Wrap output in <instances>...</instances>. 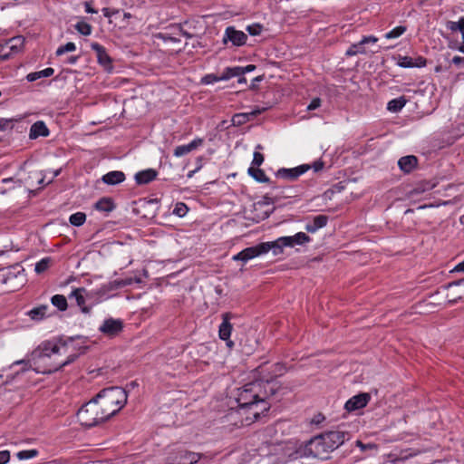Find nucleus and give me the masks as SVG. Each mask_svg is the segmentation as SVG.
I'll list each match as a JSON object with an SVG mask.
<instances>
[{
  "label": "nucleus",
  "instance_id": "423d86ee",
  "mask_svg": "<svg viewBox=\"0 0 464 464\" xmlns=\"http://www.w3.org/2000/svg\"><path fill=\"white\" fill-rule=\"evenodd\" d=\"M25 282L24 268L19 264L0 270V285H6L8 291L18 290Z\"/></svg>",
  "mask_w": 464,
  "mask_h": 464
},
{
  "label": "nucleus",
  "instance_id": "0e129e2a",
  "mask_svg": "<svg viewBox=\"0 0 464 464\" xmlns=\"http://www.w3.org/2000/svg\"><path fill=\"white\" fill-rule=\"evenodd\" d=\"M102 14L105 17H111L114 14H116L118 11H111V9L104 7L102 8Z\"/></svg>",
  "mask_w": 464,
  "mask_h": 464
},
{
  "label": "nucleus",
  "instance_id": "a19ab883",
  "mask_svg": "<svg viewBox=\"0 0 464 464\" xmlns=\"http://www.w3.org/2000/svg\"><path fill=\"white\" fill-rule=\"evenodd\" d=\"M51 258L50 257H44L42 258L40 261H38L35 264L34 271L37 274H42L44 271H46L50 266Z\"/></svg>",
  "mask_w": 464,
  "mask_h": 464
},
{
  "label": "nucleus",
  "instance_id": "4be33fe9",
  "mask_svg": "<svg viewBox=\"0 0 464 464\" xmlns=\"http://www.w3.org/2000/svg\"><path fill=\"white\" fill-rule=\"evenodd\" d=\"M158 172L153 169H147L137 172L134 179L138 185H145L157 178Z\"/></svg>",
  "mask_w": 464,
  "mask_h": 464
},
{
  "label": "nucleus",
  "instance_id": "cd10ccee",
  "mask_svg": "<svg viewBox=\"0 0 464 464\" xmlns=\"http://www.w3.org/2000/svg\"><path fill=\"white\" fill-rule=\"evenodd\" d=\"M49 306L42 304L26 312V315L33 321L40 322L46 317Z\"/></svg>",
  "mask_w": 464,
  "mask_h": 464
},
{
  "label": "nucleus",
  "instance_id": "9d476101",
  "mask_svg": "<svg viewBox=\"0 0 464 464\" xmlns=\"http://www.w3.org/2000/svg\"><path fill=\"white\" fill-rule=\"evenodd\" d=\"M24 41L22 35L0 40V60L5 61L19 53L24 47Z\"/></svg>",
  "mask_w": 464,
  "mask_h": 464
},
{
  "label": "nucleus",
  "instance_id": "7c9ffc66",
  "mask_svg": "<svg viewBox=\"0 0 464 464\" xmlns=\"http://www.w3.org/2000/svg\"><path fill=\"white\" fill-rule=\"evenodd\" d=\"M114 208V203L110 198H102L95 203V208L101 212L109 213Z\"/></svg>",
  "mask_w": 464,
  "mask_h": 464
},
{
  "label": "nucleus",
  "instance_id": "393cba45",
  "mask_svg": "<svg viewBox=\"0 0 464 464\" xmlns=\"http://www.w3.org/2000/svg\"><path fill=\"white\" fill-rule=\"evenodd\" d=\"M103 183L107 185H118L125 180V174L121 170H112L102 177Z\"/></svg>",
  "mask_w": 464,
  "mask_h": 464
},
{
  "label": "nucleus",
  "instance_id": "2eb2a0df",
  "mask_svg": "<svg viewBox=\"0 0 464 464\" xmlns=\"http://www.w3.org/2000/svg\"><path fill=\"white\" fill-rule=\"evenodd\" d=\"M310 169L309 164H303L292 169L281 168L276 172V177L287 180H295Z\"/></svg>",
  "mask_w": 464,
  "mask_h": 464
},
{
  "label": "nucleus",
  "instance_id": "5fc2aeb1",
  "mask_svg": "<svg viewBox=\"0 0 464 464\" xmlns=\"http://www.w3.org/2000/svg\"><path fill=\"white\" fill-rule=\"evenodd\" d=\"M12 123V119L0 118V130H7L11 127Z\"/></svg>",
  "mask_w": 464,
  "mask_h": 464
},
{
  "label": "nucleus",
  "instance_id": "37998d69",
  "mask_svg": "<svg viewBox=\"0 0 464 464\" xmlns=\"http://www.w3.org/2000/svg\"><path fill=\"white\" fill-rule=\"evenodd\" d=\"M76 50V45L74 43L69 42L63 45H61L56 50V55L61 56L65 53L74 52Z\"/></svg>",
  "mask_w": 464,
  "mask_h": 464
},
{
  "label": "nucleus",
  "instance_id": "ea45409f",
  "mask_svg": "<svg viewBox=\"0 0 464 464\" xmlns=\"http://www.w3.org/2000/svg\"><path fill=\"white\" fill-rule=\"evenodd\" d=\"M76 31L82 35H90L92 34V25L86 22H78L74 25Z\"/></svg>",
  "mask_w": 464,
  "mask_h": 464
},
{
  "label": "nucleus",
  "instance_id": "5701e85b",
  "mask_svg": "<svg viewBox=\"0 0 464 464\" xmlns=\"http://www.w3.org/2000/svg\"><path fill=\"white\" fill-rule=\"evenodd\" d=\"M49 135V130L46 124L43 121L34 122L29 131V138L35 140L39 137H47Z\"/></svg>",
  "mask_w": 464,
  "mask_h": 464
},
{
  "label": "nucleus",
  "instance_id": "c85d7f7f",
  "mask_svg": "<svg viewBox=\"0 0 464 464\" xmlns=\"http://www.w3.org/2000/svg\"><path fill=\"white\" fill-rule=\"evenodd\" d=\"M54 73V70L53 68L52 67H47L44 70H41V71H38V72H30L26 75V80L29 82H35L41 78H47V77H50L52 76L53 74Z\"/></svg>",
  "mask_w": 464,
  "mask_h": 464
},
{
  "label": "nucleus",
  "instance_id": "1a4fd4ad",
  "mask_svg": "<svg viewBox=\"0 0 464 464\" xmlns=\"http://www.w3.org/2000/svg\"><path fill=\"white\" fill-rule=\"evenodd\" d=\"M269 251L273 252V246H271L270 242H263L241 250L237 255H234L232 259L246 264L257 256L267 254Z\"/></svg>",
  "mask_w": 464,
  "mask_h": 464
},
{
  "label": "nucleus",
  "instance_id": "bb28decb",
  "mask_svg": "<svg viewBox=\"0 0 464 464\" xmlns=\"http://www.w3.org/2000/svg\"><path fill=\"white\" fill-rule=\"evenodd\" d=\"M418 160L413 155L401 157L398 160V166L404 173H410L416 166Z\"/></svg>",
  "mask_w": 464,
  "mask_h": 464
},
{
  "label": "nucleus",
  "instance_id": "f704fd0d",
  "mask_svg": "<svg viewBox=\"0 0 464 464\" xmlns=\"http://www.w3.org/2000/svg\"><path fill=\"white\" fill-rule=\"evenodd\" d=\"M51 303L53 306L57 307L59 311H65L67 309V300L63 295H54L51 298Z\"/></svg>",
  "mask_w": 464,
  "mask_h": 464
},
{
  "label": "nucleus",
  "instance_id": "c756f323",
  "mask_svg": "<svg viewBox=\"0 0 464 464\" xmlns=\"http://www.w3.org/2000/svg\"><path fill=\"white\" fill-rule=\"evenodd\" d=\"M407 100L404 96L392 99L387 103V110L391 112L396 113L402 110L406 105Z\"/></svg>",
  "mask_w": 464,
  "mask_h": 464
},
{
  "label": "nucleus",
  "instance_id": "20e7f679",
  "mask_svg": "<svg viewBox=\"0 0 464 464\" xmlns=\"http://www.w3.org/2000/svg\"><path fill=\"white\" fill-rule=\"evenodd\" d=\"M94 399L110 420L124 407L128 395L124 389L113 386L102 389L94 396Z\"/></svg>",
  "mask_w": 464,
  "mask_h": 464
},
{
  "label": "nucleus",
  "instance_id": "39448f33",
  "mask_svg": "<svg viewBox=\"0 0 464 464\" xmlns=\"http://www.w3.org/2000/svg\"><path fill=\"white\" fill-rule=\"evenodd\" d=\"M77 419L82 426L87 428L97 426L109 420L94 397L79 409Z\"/></svg>",
  "mask_w": 464,
  "mask_h": 464
},
{
  "label": "nucleus",
  "instance_id": "09e8293b",
  "mask_svg": "<svg viewBox=\"0 0 464 464\" xmlns=\"http://www.w3.org/2000/svg\"><path fill=\"white\" fill-rule=\"evenodd\" d=\"M264 162V155L259 151H255L253 154L252 166L259 167Z\"/></svg>",
  "mask_w": 464,
  "mask_h": 464
},
{
  "label": "nucleus",
  "instance_id": "6ab92c4d",
  "mask_svg": "<svg viewBox=\"0 0 464 464\" xmlns=\"http://www.w3.org/2000/svg\"><path fill=\"white\" fill-rule=\"evenodd\" d=\"M427 64V60L422 56H401L398 57L397 65L401 68H422Z\"/></svg>",
  "mask_w": 464,
  "mask_h": 464
},
{
  "label": "nucleus",
  "instance_id": "72a5a7b5",
  "mask_svg": "<svg viewBox=\"0 0 464 464\" xmlns=\"http://www.w3.org/2000/svg\"><path fill=\"white\" fill-rule=\"evenodd\" d=\"M248 174L258 182H267L269 179L265 174L264 170L258 167L251 166L248 170Z\"/></svg>",
  "mask_w": 464,
  "mask_h": 464
},
{
  "label": "nucleus",
  "instance_id": "4c0bfd02",
  "mask_svg": "<svg viewBox=\"0 0 464 464\" xmlns=\"http://www.w3.org/2000/svg\"><path fill=\"white\" fill-rule=\"evenodd\" d=\"M86 215L83 212H76L72 214L69 218L70 223L74 227H80L84 224Z\"/></svg>",
  "mask_w": 464,
  "mask_h": 464
},
{
  "label": "nucleus",
  "instance_id": "f8f14e48",
  "mask_svg": "<svg viewBox=\"0 0 464 464\" xmlns=\"http://www.w3.org/2000/svg\"><path fill=\"white\" fill-rule=\"evenodd\" d=\"M123 330V321L121 319H115L112 317L105 319L99 326V331L108 336L115 337L120 334Z\"/></svg>",
  "mask_w": 464,
  "mask_h": 464
},
{
  "label": "nucleus",
  "instance_id": "13d9d810",
  "mask_svg": "<svg viewBox=\"0 0 464 464\" xmlns=\"http://www.w3.org/2000/svg\"><path fill=\"white\" fill-rule=\"evenodd\" d=\"M19 364L23 365V368H22V370H23V371H26V370H28V369L30 368V363H29V362H28V361H25V360L16 361V362H14L11 365V367H13L14 365H19Z\"/></svg>",
  "mask_w": 464,
  "mask_h": 464
},
{
  "label": "nucleus",
  "instance_id": "412c9836",
  "mask_svg": "<svg viewBox=\"0 0 464 464\" xmlns=\"http://www.w3.org/2000/svg\"><path fill=\"white\" fill-rule=\"evenodd\" d=\"M204 140L202 138H196L188 144L177 146L174 149L173 155L177 158H180L202 146Z\"/></svg>",
  "mask_w": 464,
  "mask_h": 464
},
{
  "label": "nucleus",
  "instance_id": "b1692460",
  "mask_svg": "<svg viewBox=\"0 0 464 464\" xmlns=\"http://www.w3.org/2000/svg\"><path fill=\"white\" fill-rule=\"evenodd\" d=\"M282 190L291 191L292 188L290 187H274L271 191L263 197V204L270 205V204H278L279 203V192Z\"/></svg>",
  "mask_w": 464,
  "mask_h": 464
},
{
  "label": "nucleus",
  "instance_id": "8fccbe9b",
  "mask_svg": "<svg viewBox=\"0 0 464 464\" xmlns=\"http://www.w3.org/2000/svg\"><path fill=\"white\" fill-rule=\"evenodd\" d=\"M11 453L8 450H0V464H6L10 461Z\"/></svg>",
  "mask_w": 464,
  "mask_h": 464
},
{
  "label": "nucleus",
  "instance_id": "2f4dec72",
  "mask_svg": "<svg viewBox=\"0 0 464 464\" xmlns=\"http://www.w3.org/2000/svg\"><path fill=\"white\" fill-rule=\"evenodd\" d=\"M365 44L362 43V39L358 43L353 44L345 52L346 56H355L357 54L366 53Z\"/></svg>",
  "mask_w": 464,
  "mask_h": 464
},
{
  "label": "nucleus",
  "instance_id": "6e6552de",
  "mask_svg": "<svg viewBox=\"0 0 464 464\" xmlns=\"http://www.w3.org/2000/svg\"><path fill=\"white\" fill-rule=\"evenodd\" d=\"M311 240V237L304 232H298L294 236L280 237L275 241H270V244L273 246V255L278 256L283 253L285 247L304 246Z\"/></svg>",
  "mask_w": 464,
  "mask_h": 464
},
{
  "label": "nucleus",
  "instance_id": "338daca9",
  "mask_svg": "<svg viewBox=\"0 0 464 464\" xmlns=\"http://www.w3.org/2000/svg\"><path fill=\"white\" fill-rule=\"evenodd\" d=\"M324 420V417L322 414H318L317 416L314 417V419L313 420V422L318 424L321 421H323Z\"/></svg>",
  "mask_w": 464,
  "mask_h": 464
},
{
  "label": "nucleus",
  "instance_id": "f257e3e1",
  "mask_svg": "<svg viewBox=\"0 0 464 464\" xmlns=\"http://www.w3.org/2000/svg\"><path fill=\"white\" fill-rule=\"evenodd\" d=\"M277 383L271 381L255 380L246 383L237 390V401L238 409L230 415L245 416L237 426H248L257 420L270 409L267 399L276 393Z\"/></svg>",
  "mask_w": 464,
  "mask_h": 464
},
{
  "label": "nucleus",
  "instance_id": "ddd939ff",
  "mask_svg": "<svg viewBox=\"0 0 464 464\" xmlns=\"http://www.w3.org/2000/svg\"><path fill=\"white\" fill-rule=\"evenodd\" d=\"M201 459V454L188 450H179L168 458L169 464H195Z\"/></svg>",
  "mask_w": 464,
  "mask_h": 464
},
{
  "label": "nucleus",
  "instance_id": "c9c22d12",
  "mask_svg": "<svg viewBox=\"0 0 464 464\" xmlns=\"http://www.w3.org/2000/svg\"><path fill=\"white\" fill-rule=\"evenodd\" d=\"M39 455V451L36 449L24 450L16 453V458L19 460H27L34 459Z\"/></svg>",
  "mask_w": 464,
  "mask_h": 464
},
{
  "label": "nucleus",
  "instance_id": "7ed1b4c3",
  "mask_svg": "<svg viewBox=\"0 0 464 464\" xmlns=\"http://www.w3.org/2000/svg\"><path fill=\"white\" fill-rule=\"evenodd\" d=\"M130 284V280H121V281H113L110 282L106 285H102L101 287L97 289H92L91 291L86 290L83 287H79L73 289L69 297L74 298L77 305L81 308V311L83 314H89L91 312L92 307L86 305L87 301H92L93 303H99L108 298L109 292L114 289H117L121 286H125Z\"/></svg>",
  "mask_w": 464,
  "mask_h": 464
},
{
  "label": "nucleus",
  "instance_id": "6e6d98bb",
  "mask_svg": "<svg viewBox=\"0 0 464 464\" xmlns=\"http://www.w3.org/2000/svg\"><path fill=\"white\" fill-rule=\"evenodd\" d=\"M451 63L459 68H462L464 67V57L456 55L452 58Z\"/></svg>",
  "mask_w": 464,
  "mask_h": 464
},
{
  "label": "nucleus",
  "instance_id": "4468645a",
  "mask_svg": "<svg viewBox=\"0 0 464 464\" xmlns=\"http://www.w3.org/2000/svg\"><path fill=\"white\" fill-rule=\"evenodd\" d=\"M235 315L231 313H224L222 314V323L218 327V336L221 340L227 342V345L231 347L234 343L230 340L233 326L230 323Z\"/></svg>",
  "mask_w": 464,
  "mask_h": 464
},
{
  "label": "nucleus",
  "instance_id": "de8ad7c7",
  "mask_svg": "<svg viewBox=\"0 0 464 464\" xmlns=\"http://www.w3.org/2000/svg\"><path fill=\"white\" fill-rule=\"evenodd\" d=\"M31 177L37 179V183L40 187H44L52 182V180L45 181V177L42 171L33 172L31 173Z\"/></svg>",
  "mask_w": 464,
  "mask_h": 464
},
{
  "label": "nucleus",
  "instance_id": "a878e982",
  "mask_svg": "<svg viewBox=\"0 0 464 464\" xmlns=\"http://www.w3.org/2000/svg\"><path fill=\"white\" fill-rule=\"evenodd\" d=\"M328 217L325 215H318L313 218L312 222L306 224L305 229L309 233H315L318 229L327 225Z\"/></svg>",
  "mask_w": 464,
  "mask_h": 464
},
{
  "label": "nucleus",
  "instance_id": "052dcab7",
  "mask_svg": "<svg viewBox=\"0 0 464 464\" xmlns=\"http://www.w3.org/2000/svg\"><path fill=\"white\" fill-rule=\"evenodd\" d=\"M84 9L87 14H97L98 11L94 9L92 5V2H85L84 3Z\"/></svg>",
  "mask_w": 464,
  "mask_h": 464
},
{
  "label": "nucleus",
  "instance_id": "774afa93",
  "mask_svg": "<svg viewBox=\"0 0 464 464\" xmlns=\"http://www.w3.org/2000/svg\"><path fill=\"white\" fill-rule=\"evenodd\" d=\"M238 77H239V78H238V80H237V82H238L239 84H245V83H246V77H244V75H242V76H238Z\"/></svg>",
  "mask_w": 464,
  "mask_h": 464
},
{
  "label": "nucleus",
  "instance_id": "e2e57ef3",
  "mask_svg": "<svg viewBox=\"0 0 464 464\" xmlns=\"http://www.w3.org/2000/svg\"><path fill=\"white\" fill-rule=\"evenodd\" d=\"M256 70V66L254 64H248L246 66L242 67V75L247 72H251Z\"/></svg>",
  "mask_w": 464,
  "mask_h": 464
},
{
  "label": "nucleus",
  "instance_id": "69168bd1",
  "mask_svg": "<svg viewBox=\"0 0 464 464\" xmlns=\"http://www.w3.org/2000/svg\"><path fill=\"white\" fill-rule=\"evenodd\" d=\"M265 108L253 110L252 111L249 112V116H256L257 114H260L263 111H265Z\"/></svg>",
  "mask_w": 464,
  "mask_h": 464
},
{
  "label": "nucleus",
  "instance_id": "4d7b16f0",
  "mask_svg": "<svg viewBox=\"0 0 464 464\" xmlns=\"http://www.w3.org/2000/svg\"><path fill=\"white\" fill-rule=\"evenodd\" d=\"M378 42V38L374 35H368L362 37V43L365 44H376Z\"/></svg>",
  "mask_w": 464,
  "mask_h": 464
},
{
  "label": "nucleus",
  "instance_id": "473e14b6",
  "mask_svg": "<svg viewBox=\"0 0 464 464\" xmlns=\"http://www.w3.org/2000/svg\"><path fill=\"white\" fill-rule=\"evenodd\" d=\"M242 76V67L235 66V67H227L224 72L221 73V78L224 81H227L233 77Z\"/></svg>",
  "mask_w": 464,
  "mask_h": 464
},
{
  "label": "nucleus",
  "instance_id": "f03ea898",
  "mask_svg": "<svg viewBox=\"0 0 464 464\" xmlns=\"http://www.w3.org/2000/svg\"><path fill=\"white\" fill-rule=\"evenodd\" d=\"M85 348L81 346L73 337H61L53 340L42 342L31 353L32 360L40 361L45 358H51L54 355H66L64 361L59 362L48 369L43 371V373H52L57 372L66 365L73 362Z\"/></svg>",
  "mask_w": 464,
  "mask_h": 464
},
{
  "label": "nucleus",
  "instance_id": "bf43d9fd",
  "mask_svg": "<svg viewBox=\"0 0 464 464\" xmlns=\"http://www.w3.org/2000/svg\"><path fill=\"white\" fill-rule=\"evenodd\" d=\"M313 169L314 172H318L323 169L324 162L321 160L314 161L313 165H310V169Z\"/></svg>",
  "mask_w": 464,
  "mask_h": 464
},
{
  "label": "nucleus",
  "instance_id": "aec40b11",
  "mask_svg": "<svg viewBox=\"0 0 464 464\" xmlns=\"http://www.w3.org/2000/svg\"><path fill=\"white\" fill-rule=\"evenodd\" d=\"M92 51L96 53L97 61L99 64L103 66L105 69L111 68V59L107 53L106 49L97 42H92L90 44Z\"/></svg>",
  "mask_w": 464,
  "mask_h": 464
},
{
  "label": "nucleus",
  "instance_id": "3c124183",
  "mask_svg": "<svg viewBox=\"0 0 464 464\" xmlns=\"http://www.w3.org/2000/svg\"><path fill=\"white\" fill-rule=\"evenodd\" d=\"M292 188L291 191H288V190H284V192H282V190L279 192V203L278 205H283L284 203H281V199L282 198H293L295 197V189L290 187Z\"/></svg>",
  "mask_w": 464,
  "mask_h": 464
},
{
  "label": "nucleus",
  "instance_id": "e433bc0d",
  "mask_svg": "<svg viewBox=\"0 0 464 464\" xmlns=\"http://www.w3.org/2000/svg\"><path fill=\"white\" fill-rule=\"evenodd\" d=\"M407 31V27L404 25H398L392 29L391 31L387 32L384 34V37L386 39H395L402 35Z\"/></svg>",
  "mask_w": 464,
  "mask_h": 464
},
{
  "label": "nucleus",
  "instance_id": "79ce46f5",
  "mask_svg": "<svg viewBox=\"0 0 464 464\" xmlns=\"http://www.w3.org/2000/svg\"><path fill=\"white\" fill-rule=\"evenodd\" d=\"M249 113H237L232 117V123L240 126L249 121Z\"/></svg>",
  "mask_w": 464,
  "mask_h": 464
},
{
  "label": "nucleus",
  "instance_id": "58836bf2",
  "mask_svg": "<svg viewBox=\"0 0 464 464\" xmlns=\"http://www.w3.org/2000/svg\"><path fill=\"white\" fill-rule=\"evenodd\" d=\"M188 211V208L185 203L178 202L174 206L172 214L179 218H183L187 215Z\"/></svg>",
  "mask_w": 464,
  "mask_h": 464
},
{
  "label": "nucleus",
  "instance_id": "680f3d73",
  "mask_svg": "<svg viewBox=\"0 0 464 464\" xmlns=\"http://www.w3.org/2000/svg\"><path fill=\"white\" fill-rule=\"evenodd\" d=\"M451 273H464V260L457 264L451 270Z\"/></svg>",
  "mask_w": 464,
  "mask_h": 464
},
{
  "label": "nucleus",
  "instance_id": "dca6fc26",
  "mask_svg": "<svg viewBox=\"0 0 464 464\" xmlns=\"http://www.w3.org/2000/svg\"><path fill=\"white\" fill-rule=\"evenodd\" d=\"M247 35L243 32L237 30L233 26L226 28L223 42H231L234 46H242L246 43Z\"/></svg>",
  "mask_w": 464,
  "mask_h": 464
},
{
  "label": "nucleus",
  "instance_id": "f3484780",
  "mask_svg": "<svg viewBox=\"0 0 464 464\" xmlns=\"http://www.w3.org/2000/svg\"><path fill=\"white\" fill-rule=\"evenodd\" d=\"M464 279L449 283L446 288L449 290L447 294L448 303L450 304H456L459 300L464 297Z\"/></svg>",
  "mask_w": 464,
  "mask_h": 464
},
{
  "label": "nucleus",
  "instance_id": "49530a36",
  "mask_svg": "<svg viewBox=\"0 0 464 464\" xmlns=\"http://www.w3.org/2000/svg\"><path fill=\"white\" fill-rule=\"evenodd\" d=\"M263 26L260 24H253L246 26V31L250 35L256 36L262 33Z\"/></svg>",
  "mask_w": 464,
  "mask_h": 464
},
{
  "label": "nucleus",
  "instance_id": "a18cd8bd",
  "mask_svg": "<svg viewBox=\"0 0 464 464\" xmlns=\"http://www.w3.org/2000/svg\"><path fill=\"white\" fill-rule=\"evenodd\" d=\"M448 28L452 32L459 31L461 33L464 30V17H460L457 22H449Z\"/></svg>",
  "mask_w": 464,
  "mask_h": 464
},
{
  "label": "nucleus",
  "instance_id": "603ef678",
  "mask_svg": "<svg viewBox=\"0 0 464 464\" xmlns=\"http://www.w3.org/2000/svg\"><path fill=\"white\" fill-rule=\"evenodd\" d=\"M320 106H321V99L316 97V98H314L311 101V102L307 105L306 110L314 111V110H316L317 108H319Z\"/></svg>",
  "mask_w": 464,
  "mask_h": 464
},
{
  "label": "nucleus",
  "instance_id": "0eeeda50",
  "mask_svg": "<svg viewBox=\"0 0 464 464\" xmlns=\"http://www.w3.org/2000/svg\"><path fill=\"white\" fill-rule=\"evenodd\" d=\"M331 452L322 434L312 438L298 451L301 457L316 458L319 459H328Z\"/></svg>",
  "mask_w": 464,
  "mask_h": 464
},
{
  "label": "nucleus",
  "instance_id": "864d4df0",
  "mask_svg": "<svg viewBox=\"0 0 464 464\" xmlns=\"http://www.w3.org/2000/svg\"><path fill=\"white\" fill-rule=\"evenodd\" d=\"M356 446L360 448L362 451H365L366 450H373L376 449V445L372 443L364 444L361 440H356Z\"/></svg>",
  "mask_w": 464,
  "mask_h": 464
},
{
  "label": "nucleus",
  "instance_id": "a211bd4d",
  "mask_svg": "<svg viewBox=\"0 0 464 464\" xmlns=\"http://www.w3.org/2000/svg\"><path fill=\"white\" fill-rule=\"evenodd\" d=\"M371 396L369 393L362 392L350 398L344 404V409L348 412H352L357 410H361L364 408L369 401Z\"/></svg>",
  "mask_w": 464,
  "mask_h": 464
},
{
  "label": "nucleus",
  "instance_id": "9b49d317",
  "mask_svg": "<svg viewBox=\"0 0 464 464\" xmlns=\"http://www.w3.org/2000/svg\"><path fill=\"white\" fill-rule=\"evenodd\" d=\"M322 436L324 437L331 451L338 449L351 438V435L348 431L341 429L324 432L322 433Z\"/></svg>",
  "mask_w": 464,
  "mask_h": 464
},
{
  "label": "nucleus",
  "instance_id": "c03bdc74",
  "mask_svg": "<svg viewBox=\"0 0 464 464\" xmlns=\"http://www.w3.org/2000/svg\"><path fill=\"white\" fill-rule=\"evenodd\" d=\"M220 78H221V74L219 76H218L214 73H208V74H206L205 76H203L201 78L200 82L202 84L209 85V84H213L215 82L223 81Z\"/></svg>",
  "mask_w": 464,
  "mask_h": 464
}]
</instances>
